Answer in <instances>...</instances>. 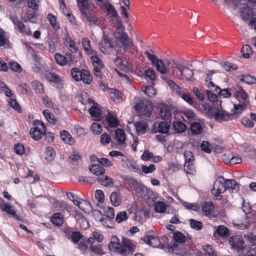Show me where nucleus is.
I'll return each instance as SVG.
<instances>
[{"label":"nucleus","instance_id":"f257e3e1","mask_svg":"<svg viewBox=\"0 0 256 256\" xmlns=\"http://www.w3.org/2000/svg\"><path fill=\"white\" fill-rule=\"evenodd\" d=\"M134 246L130 240L123 238L120 243L119 239L116 236L112 237L108 248L110 251L114 252L128 254L133 251Z\"/></svg>","mask_w":256,"mask_h":256},{"label":"nucleus","instance_id":"f03ea898","mask_svg":"<svg viewBox=\"0 0 256 256\" xmlns=\"http://www.w3.org/2000/svg\"><path fill=\"white\" fill-rule=\"evenodd\" d=\"M134 104L140 118H146L150 116L153 106L150 100L136 98L134 99Z\"/></svg>","mask_w":256,"mask_h":256},{"label":"nucleus","instance_id":"7ed1b4c3","mask_svg":"<svg viewBox=\"0 0 256 256\" xmlns=\"http://www.w3.org/2000/svg\"><path fill=\"white\" fill-rule=\"evenodd\" d=\"M236 91L234 95L237 98L240 104L238 105L234 104V114L239 115L244 110L248 108V95L240 86H238L236 88Z\"/></svg>","mask_w":256,"mask_h":256},{"label":"nucleus","instance_id":"20e7f679","mask_svg":"<svg viewBox=\"0 0 256 256\" xmlns=\"http://www.w3.org/2000/svg\"><path fill=\"white\" fill-rule=\"evenodd\" d=\"M212 111L215 119L219 122L228 120L232 116L235 115L234 114V110H232V114H230L222 109L221 102H217L214 104Z\"/></svg>","mask_w":256,"mask_h":256},{"label":"nucleus","instance_id":"39448f33","mask_svg":"<svg viewBox=\"0 0 256 256\" xmlns=\"http://www.w3.org/2000/svg\"><path fill=\"white\" fill-rule=\"evenodd\" d=\"M72 78L76 81L82 80L86 84H90L92 82V76L88 70H80L78 68H72L71 70Z\"/></svg>","mask_w":256,"mask_h":256},{"label":"nucleus","instance_id":"423d86ee","mask_svg":"<svg viewBox=\"0 0 256 256\" xmlns=\"http://www.w3.org/2000/svg\"><path fill=\"white\" fill-rule=\"evenodd\" d=\"M142 239L148 244L155 248H164L165 242L167 240V237L164 236L159 238L150 234H147Z\"/></svg>","mask_w":256,"mask_h":256},{"label":"nucleus","instance_id":"0eeeda50","mask_svg":"<svg viewBox=\"0 0 256 256\" xmlns=\"http://www.w3.org/2000/svg\"><path fill=\"white\" fill-rule=\"evenodd\" d=\"M145 54L151 61L152 64L156 66L157 71L160 74H166L168 72L169 69L164 66L162 60L158 59L156 56L150 54L148 51H146Z\"/></svg>","mask_w":256,"mask_h":256},{"label":"nucleus","instance_id":"6e6552de","mask_svg":"<svg viewBox=\"0 0 256 256\" xmlns=\"http://www.w3.org/2000/svg\"><path fill=\"white\" fill-rule=\"evenodd\" d=\"M226 190L225 180L223 177H219L215 181L214 187L212 190V193L214 195L218 200H220L222 196L220 194Z\"/></svg>","mask_w":256,"mask_h":256},{"label":"nucleus","instance_id":"1a4fd4ad","mask_svg":"<svg viewBox=\"0 0 256 256\" xmlns=\"http://www.w3.org/2000/svg\"><path fill=\"white\" fill-rule=\"evenodd\" d=\"M38 126L32 128L30 132L31 137L36 140H40L46 132L44 124L40 122H38Z\"/></svg>","mask_w":256,"mask_h":256},{"label":"nucleus","instance_id":"9d476101","mask_svg":"<svg viewBox=\"0 0 256 256\" xmlns=\"http://www.w3.org/2000/svg\"><path fill=\"white\" fill-rule=\"evenodd\" d=\"M122 30L124 28H122ZM118 39L121 43L122 46L124 47V50H126L127 48H131L132 49L135 48V46L133 42L131 40L127 34L124 31L122 32H118Z\"/></svg>","mask_w":256,"mask_h":256},{"label":"nucleus","instance_id":"9b49d317","mask_svg":"<svg viewBox=\"0 0 256 256\" xmlns=\"http://www.w3.org/2000/svg\"><path fill=\"white\" fill-rule=\"evenodd\" d=\"M56 61L58 64L62 66L64 65L71 66L72 64V58L70 53H66V56H62L56 53L54 56Z\"/></svg>","mask_w":256,"mask_h":256},{"label":"nucleus","instance_id":"f8f14e48","mask_svg":"<svg viewBox=\"0 0 256 256\" xmlns=\"http://www.w3.org/2000/svg\"><path fill=\"white\" fill-rule=\"evenodd\" d=\"M228 243L232 248L236 249L238 252L242 250L244 247V241L242 237L240 236H234L230 237Z\"/></svg>","mask_w":256,"mask_h":256},{"label":"nucleus","instance_id":"ddd939ff","mask_svg":"<svg viewBox=\"0 0 256 256\" xmlns=\"http://www.w3.org/2000/svg\"><path fill=\"white\" fill-rule=\"evenodd\" d=\"M176 67L180 72L182 76H184L187 80H191L193 77L194 73L192 70L180 64L178 62H174Z\"/></svg>","mask_w":256,"mask_h":256},{"label":"nucleus","instance_id":"4468645a","mask_svg":"<svg viewBox=\"0 0 256 256\" xmlns=\"http://www.w3.org/2000/svg\"><path fill=\"white\" fill-rule=\"evenodd\" d=\"M46 79L48 82L56 87H60L62 84V80L60 77L53 72H49L46 74Z\"/></svg>","mask_w":256,"mask_h":256},{"label":"nucleus","instance_id":"2eb2a0df","mask_svg":"<svg viewBox=\"0 0 256 256\" xmlns=\"http://www.w3.org/2000/svg\"><path fill=\"white\" fill-rule=\"evenodd\" d=\"M141 159L144 161H150L156 162H160L162 160V158L160 156H154L152 152L146 150L141 156Z\"/></svg>","mask_w":256,"mask_h":256},{"label":"nucleus","instance_id":"dca6fc26","mask_svg":"<svg viewBox=\"0 0 256 256\" xmlns=\"http://www.w3.org/2000/svg\"><path fill=\"white\" fill-rule=\"evenodd\" d=\"M240 16L244 20H249L254 16L253 9L248 5L244 6L241 8Z\"/></svg>","mask_w":256,"mask_h":256},{"label":"nucleus","instance_id":"f3484780","mask_svg":"<svg viewBox=\"0 0 256 256\" xmlns=\"http://www.w3.org/2000/svg\"><path fill=\"white\" fill-rule=\"evenodd\" d=\"M226 189L228 190L231 193L236 192L239 190L238 183L234 179H226L225 180Z\"/></svg>","mask_w":256,"mask_h":256},{"label":"nucleus","instance_id":"a211bd4d","mask_svg":"<svg viewBox=\"0 0 256 256\" xmlns=\"http://www.w3.org/2000/svg\"><path fill=\"white\" fill-rule=\"evenodd\" d=\"M74 204L78 206V208L85 212H90L92 210L91 204L87 200L82 199H78Z\"/></svg>","mask_w":256,"mask_h":256},{"label":"nucleus","instance_id":"6ab92c4d","mask_svg":"<svg viewBox=\"0 0 256 256\" xmlns=\"http://www.w3.org/2000/svg\"><path fill=\"white\" fill-rule=\"evenodd\" d=\"M160 115L163 120H168L171 117V112L170 108L167 104H162L160 106Z\"/></svg>","mask_w":256,"mask_h":256},{"label":"nucleus","instance_id":"aec40b11","mask_svg":"<svg viewBox=\"0 0 256 256\" xmlns=\"http://www.w3.org/2000/svg\"><path fill=\"white\" fill-rule=\"evenodd\" d=\"M102 185L106 187H112L114 185V180L108 176H104L97 178Z\"/></svg>","mask_w":256,"mask_h":256},{"label":"nucleus","instance_id":"412c9836","mask_svg":"<svg viewBox=\"0 0 256 256\" xmlns=\"http://www.w3.org/2000/svg\"><path fill=\"white\" fill-rule=\"evenodd\" d=\"M115 138L119 144H122L126 141V134L120 128H118L114 132Z\"/></svg>","mask_w":256,"mask_h":256},{"label":"nucleus","instance_id":"4be33fe9","mask_svg":"<svg viewBox=\"0 0 256 256\" xmlns=\"http://www.w3.org/2000/svg\"><path fill=\"white\" fill-rule=\"evenodd\" d=\"M82 14L86 18V20L89 22L90 24H96L97 19L94 14L90 10L87 12H84Z\"/></svg>","mask_w":256,"mask_h":256},{"label":"nucleus","instance_id":"5701e85b","mask_svg":"<svg viewBox=\"0 0 256 256\" xmlns=\"http://www.w3.org/2000/svg\"><path fill=\"white\" fill-rule=\"evenodd\" d=\"M110 200L113 206H119L122 202L120 193L119 192H112L110 196Z\"/></svg>","mask_w":256,"mask_h":256},{"label":"nucleus","instance_id":"b1692460","mask_svg":"<svg viewBox=\"0 0 256 256\" xmlns=\"http://www.w3.org/2000/svg\"><path fill=\"white\" fill-rule=\"evenodd\" d=\"M135 128L138 134H145L148 126L146 122L143 121L138 122L134 124Z\"/></svg>","mask_w":256,"mask_h":256},{"label":"nucleus","instance_id":"393cba45","mask_svg":"<svg viewBox=\"0 0 256 256\" xmlns=\"http://www.w3.org/2000/svg\"><path fill=\"white\" fill-rule=\"evenodd\" d=\"M51 222L56 226H61L64 222L62 214L58 212L54 214L51 218Z\"/></svg>","mask_w":256,"mask_h":256},{"label":"nucleus","instance_id":"a878e982","mask_svg":"<svg viewBox=\"0 0 256 256\" xmlns=\"http://www.w3.org/2000/svg\"><path fill=\"white\" fill-rule=\"evenodd\" d=\"M60 136L65 143L73 145L74 144V140L71 135L66 131L64 130L60 132Z\"/></svg>","mask_w":256,"mask_h":256},{"label":"nucleus","instance_id":"bb28decb","mask_svg":"<svg viewBox=\"0 0 256 256\" xmlns=\"http://www.w3.org/2000/svg\"><path fill=\"white\" fill-rule=\"evenodd\" d=\"M214 209L213 204L212 202H205L202 207V211L207 216H210Z\"/></svg>","mask_w":256,"mask_h":256},{"label":"nucleus","instance_id":"cd10ccee","mask_svg":"<svg viewBox=\"0 0 256 256\" xmlns=\"http://www.w3.org/2000/svg\"><path fill=\"white\" fill-rule=\"evenodd\" d=\"M190 129L192 133L194 135L200 134L202 130L200 124L197 122H193L191 124Z\"/></svg>","mask_w":256,"mask_h":256},{"label":"nucleus","instance_id":"c85d7f7f","mask_svg":"<svg viewBox=\"0 0 256 256\" xmlns=\"http://www.w3.org/2000/svg\"><path fill=\"white\" fill-rule=\"evenodd\" d=\"M2 211L5 212L8 214L16 218V212L14 206H12L9 203L4 204V207L2 208Z\"/></svg>","mask_w":256,"mask_h":256},{"label":"nucleus","instance_id":"c756f323","mask_svg":"<svg viewBox=\"0 0 256 256\" xmlns=\"http://www.w3.org/2000/svg\"><path fill=\"white\" fill-rule=\"evenodd\" d=\"M56 156V154L52 147H48L45 151V158L48 162L52 161Z\"/></svg>","mask_w":256,"mask_h":256},{"label":"nucleus","instance_id":"7c9ffc66","mask_svg":"<svg viewBox=\"0 0 256 256\" xmlns=\"http://www.w3.org/2000/svg\"><path fill=\"white\" fill-rule=\"evenodd\" d=\"M170 128V124L166 122H162L158 124V132L162 134H166L168 132Z\"/></svg>","mask_w":256,"mask_h":256},{"label":"nucleus","instance_id":"2f4dec72","mask_svg":"<svg viewBox=\"0 0 256 256\" xmlns=\"http://www.w3.org/2000/svg\"><path fill=\"white\" fill-rule=\"evenodd\" d=\"M89 169L92 174L97 176L102 174L105 172V169L98 164H93Z\"/></svg>","mask_w":256,"mask_h":256},{"label":"nucleus","instance_id":"473e14b6","mask_svg":"<svg viewBox=\"0 0 256 256\" xmlns=\"http://www.w3.org/2000/svg\"><path fill=\"white\" fill-rule=\"evenodd\" d=\"M76 1L82 14L90 10L88 8L89 4L88 0H76Z\"/></svg>","mask_w":256,"mask_h":256},{"label":"nucleus","instance_id":"72a5a7b5","mask_svg":"<svg viewBox=\"0 0 256 256\" xmlns=\"http://www.w3.org/2000/svg\"><path fill=\"white\" fill-rule=\"evenodd\" d=\"M180 97L186 102L194 108L197 106L196 102L193 100V98L189 96L188 94H182L181 92L179 94Z\"/></svg>","mask_w":256,"mask_h":256},{"label":"nucleus","instance_id":"f704fd0d","mask_svg":"<svg viewBox=\"0 0 256 256\" xmlns=\"http://www.w3.org/2000/svg\"><path fill=\"white\" fill-rule=\"evenodd\" d=\"M216 232L218 235L222 237H226L229 234L228 229L224 226H219L216 230Z\"/></svg>","mask_w":256,"mask_h":256},{"label":"nucleus","instance_id":"c9c22d12","mask_svg":"<svg viewBox=\"0 0 256 256\" xmlns=\"http://www.w3.org/2000/svg\"><path fill=\"white\" fill-rule=\"evenodd\" d=\"M174 128L178 133H182L186 130V125L181 122L176 121L174 122Z\"/></svg>","mask_w":256,"mask_h":256},{"label":"nucleus","instance_id":"e433bc0d","mask_svg":"<svg viewBox=\"0 0 256 256\" xmlns=\"http://www.w3.org/2000/svg\"><path fill=\"white\" fill-rule=\"evenodd\" d=\"M106 118L109 125L111 127H116L118 125V120L112 114L109 112Z\"/></svg>","mask_w":256,"mask_h":256},{"label":"nucleus","instance_id":"4c0bfd02","mask_svg":"<svg viewBox=\"0 0 256 256\" xmlns=\"http://www.w3.org/2000/svg\"><path fill=\"white\" fill-rule=\"evenodd\" d=\"M90 249L92 252H94L96 254L102 255L104 254V252L102 248V246L98 243L90 245Z\"/></svg>","mask_w":256,"mask_h":256},{"label":"nucleus","instance_id":"58836bf2","mask_svg":"<svg viewBox=\"0 0 256 256\" xmlns=\"http://www.w3.org/2000/svg\"><path fill=\"white\" fill-rule=\"evenodd\" d=\"M174 238L176 242L180 244H183L185 242L186 240V236L179 232H174Z\"/></svg>","mask_w":256,"mask_h":256},{"label":"nucleus","instance_id":"ea45409f","mask_svg":"<svg viewBox=\"0 0 256 256\" xmlns=\"http://www.w3.org/2000/svg\"><path fill=\"white\" fill-rule=\"evenodd\" d=\"M154 210L156 212L164 213L166 210V205L162 202H157L154 204Z\"/></svg>","mask_w":256,"mask_h":256},{"label":"nucleus","instance_id":"a19ab883","mask_svg":"<svg viewBox=\"0 0 256 256\" xmlns=\"http://www.w3.org/2000/svg\"><path fill=\"white\" fill-rule=\"evenodd\" d=\"M89 112L92 117L97 118H100L101 117V111L99 108L96 106H92L89 110Z\"/></svg>","mask_w":256,"mask_h":256},{"label":"nucleus","instance_id":"79ce46f5","mask_svg":"<svg viewBox=\"0 0 256 256\" xmlns=\"http://www.w3.org/2000/svg\"><path fill=\"white\" fill-rule=\"evenodd\" d=\"M43 114L49 122L52 124H56V120L54 118V115L50 113L48 110H44Z\"/></svg>","mask_w":256,"mask_h":256},{"label":"nucleus","instance_id":"37998d69","mask_svg":"<svg viewBox=\"0 0 256 256\" xmlns=\"http://www.w3.org/2000/svg\"><path fill=\"white\" fill-rule=\"evenodd\" d=\"M128 218V216L125 211L120 212L116 215V221L118 223H120L126 221Z\"/></svg>","mask_w":256,"mask_h":256},{"label":"nucleus","instance_id":"c03bdc74","mask_svg":"<svg viewBox=\"0 0 256 256\" xmlns=\"http://www.w3.org/2000/svg\"><path fill=\"white\" fill-rule=\"evenodd\" d=\"M209 81L208 80H206V82H207V85L210 89V90H212V92H215L218 94H219L220 93V92L221 90L220 87L214 84L210 81V78H209Z\"/></svg>","mask_w":256,"mask_h":256},{"label":"nucleus","instance_id":"a18cd8bd","mask_svg":"<svg viewBox=\"0 0 256 256\" xmlns=\"http://www.w3.org/2000/svg\"><path fill=\"white\" fill-rule=\"evenodd\" d=\"M90 130L95 134H99L102 132V127L100 124L94 122L90 126Z\"/></svg>","mask_w":256,"mask_h":256},{"label":"nucleus","instance_id":"49530a36","mask_svg":"<svg viewBox=\"0 0 256 256\" xmlns=\"http://www.w3.org/2000/svg\"><path fill=\"white\" fill-rule=\"evenodd\" d=\"M9 66L12 71L20 73L22 72V68L16 62L13 61L10 62L9 64Z\"/></svg>","mask_w":256,"mask_h":256},{"label":"nucleus","instance_id":"de8ad7c7","mask_svg":"<svg viewBox=\"0 0 256 256\" xmlns=\"http://www.w3.org/2000/svg\"><path fill=\"white\" fill-rule=\"evenodd\" d=\"M184 170L187 174H194L195 172V168L193 162L184 164Z\"/></svg>","mask_w":256,"mask_h":256},{"label":"nucleus","instance_id":"09e8293b","mask_svg":"<svg viewBox=\"0 0 256 256\" xmlns=\"http://www.w3.org/2000/svg\"><path fill=\"white\" fill-rule=\"evenodd\" d=\"M48 18L51 26L54 30H58L60 29L59 24H57L56 18L52 14H49L48 16Z\"/></svg>","mask_w":256,"mask_h":256},{"label":"nucleus","instance_id":"8fccbe9b","mask_svg":"<svg viewBox=\"0 0 256 256\" xmlns=\"http://www.w3.org/2000/svg\"><path fill=\"white\" fill-rule=\"evenodd\" d=\"M104 6L112 16L117 17L118 16V13L115 10L114 7L110 4L106 3Z\"/></svg>","mask_w":256,"mask_h":256},{"label":"nucleus","instance_id":"3c124183","mask_svg":"<svg viewBox=\"0 0 256 256\" xmlns=\"http://www.w3.org/2000/svg\"><path fill=\"white\" fill-rule=\"evenodd\" d=\"M142 91L150 98H153L156 94V90L152 86H145Z\"/></svg>","mask_w":256,"mask_h":256},{"label":"nucleus","instance_id":"603ef678","mask_svg":"<svg viewBox=\"0 0 256 256\" xmlns=\"http://www.w3.org/2000/svg\"><path fill=\"white\" fill-rule=\"evenodd\" d=\"M190 224L192 228L196 230H200L203 226L200 222L194 219H190Z\"/></svg>","mask_w":256,"mask_h":256},{"label":"nucleus","instance_id":"864d4df0","mask_svg":"<svg viewBox=\"0 0 256 256\" xmlns=\"http://www.w3.org/2000/svg\"><path fill=\"white\" fill-rule=\"evenodd\" d=\"M241 51L242 54V56L245 58H248L250 54L252 53L250 46L248 44L244 46L242 48Z\"/></svg>","mask_w":256,"mask_h":256},{"label":"nucleus","instance_id":"5fc2aeb1","mask_svg":"<svg viewBox=\"0 0 256 256\" xmlns=\"http://www.w3.org/2000/svg\"><path fill=\"white\" fill-rule=\"evenodd\" d=\"M32 86L36 92L42 94L44 92V88L42 84L38 81L32 82Z\"/></svg>","mask_w":256,"mask_h":256},{"label":"nucleus","instance_id":"6e6d98bb","mask_svg":"<svg viewBox=\"0 0 256 256\" xmlns=\"http://www.w3.org/2000/svg\"><path fill=\"white\" fill-rule=\"evenodd\" d=\"M66 46L70 49V50L72 52H76L77 51V48L74 42L70 38H68L66 40Z\"/></svg>","mask_w":256,"mask_h":256},{"label":"nucleus","instance_id":"4d7b16f0","mask_svg":"<svg viewBox=\"0 0 256 256\" xmlns=\"http://www.w3.org/2000/svg\"><path fill=\"white\" fill-rule=\"evenodd\" d=\"M17 26L21 32L26 35H31L32 32L30 29L28 28H26L22 22L18 23V26Z\"/></svg>","mask_w":256,"mask_h":256},{"label":"nucleus","instance_id":"13d9d810","mask_svg":"<svg viewBox=\"0 0 256 256\" xmlns=\"http://www.w3.org/2000/svg\"><path fill=\"white\" fill-rule=\"evenodd\" d=\"M222 66L226 71L234 70L237 68V66L236 64L227 62L222 64Z\"/></svg>","mask_w":256,"mask_h":256},{"label":"nucleus","instance_id":"bf43d9fd","mask_svg":"<svg viewBox=\"0 0 256 256\" xmlns=\"http://www.w3.org/2000/svg\"><path fill=\"white\" fill-rule=\"evenodd\" d=\"M111 140V138L109 134L104 132L100 136V142L104 145L108 144Z\"/></svg>","mask_w":256,"mask_h":256},{"label":"nucleus","instance_id":"052dcab7","mask_svg":"<svg viewBox=\"0 0 256 256\" xmlns=\"http://www.w3.org/2000/svg\"><path fill=\"white\" fill-rule=\"evenodd\" d=\"M240 80L248 84H253L256 83V78L254 76L250 75L244 76L243 78L240 79Z\"/></svg>","mask_w":256,"mask_h":256},{"label":"nucleus","instance_id":"680f3d73","mask_svg":"<svg viewBox=\"0 0 256 256\" xmlns=\"http://www.w3.org/2000/svg\"><path fill=\"white\" fill-rule=\"evenodd\" d=\"M167 84L170 89L176 90L178 94L180 93V87L172 80H168Z\"/></svg>","mask_w":256,"mask_h":256},{"label":"nucleus","instance_id":"e2e57ef3","mask_svg":"<svg viewBox=\"0 0 256 256\" xmlns=\"http://www.w3.org/2000/svg\"><path fill=\"white\" fill-rule=\"evenodd\" d=\"M14 150L16 154L20 156L23 154L25 151L24 146L20 143L14 145Z\"/></svg>","mask_w":256,"mask_h":256},{"label":"nucleus","instance_id":"0e129e2a","mask_svg":"<svg viewBox=\"0 0 256 256\" xmlns=\"http://www.w3.org/2000/svg\"><path fill=\"white\" fill-rule=\"evenodd\" d=\"M128 182L130 186L135 190H137L141 185L140 182L133 178H130L128 180Z\"/></svg>","mask_w":256,"mask_h":256},{"label":"nucleus","instance_id":"69168bd1","mask_svg":"<svg viewBox=\"0 0 256 256\" xmlns=\"http://www.w3.org/2000/svg\"><path fill=\"white\" fill-rule=\"evenodd\" d=\"M106 218L110 220L114 218V210L112 207H108L104 211Z\"/></svg>","mask_w":256,"mask_h":256},{"label":"nucleus","instance_id":"338daca9","mask_svg":"<svg viewBox=\"0 0 256 256\" xmlns=\"http://www.w3.org/2000/svg\"><path fill=\"white\" fill-rule=\"evenodd\" d=\"M204 250L206 252L207 256H216L214 250L210 245H206L203 246Z\"/></svg>","mask_w":256,"mask_h":256},{"label":"nucleus","instance_id":"774afa93","mask_svg":"<svg viewBox=\"0 0 256 256\" xmlns=\"http://www.w3.org/2000/svg\"><path fill=\"white\" fill-rule=\"evenodd\" d=\"M244 237L248 240L251 245L256 244V236L252 234H248L244 235Z\"/></svg>","mask_w":256,"mask_h":256}]
</instances>
